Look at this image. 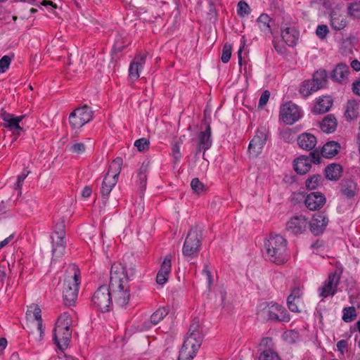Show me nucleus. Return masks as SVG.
<instances>
[{"label": "nucleus", "mask_w": 360, "mask_h": 360, "mask_svg": "<svg viewBox=\"0 0 360 360\" xmlns=\"http://www.w3.org/2000/svg\"><path fill=\"white\" fill-rule=\"evenodd\" d=\"M134 274V265L127 266L122 263H113L110 269L109 288L101 285L96 290L91 299L94 307L102 312L109 311L112 298L118 305H127L130 297L129 280Z\"/></svg>", "instance_id": "nucleus-1"}, {"label": "nucleus", "mask_w": 360, "mask_h": 360, "mask_svg": "<svg viewBox=\"0 0 360 360\" xmlns=\"http://www.w3.org/2000/svg\"><path fill=\"white\" fill-rule=\"evenodd\" d=\"M264 245L266 256L271 262L281 265L288 260L287 240L281 235H270Z\"/></svg>", "instance_id": "nucleus-2"}, {"label": "nucleus", "mask_w": 360, "mask_h": 360, "mask_svg": "<svg viewBox=\"0 0 360 360\" xmlns=\"http://www.w3.org/2000/svg\"><path fill=\"white\" fill-rule=\"evenodd\" d=\"M72 319L69 312L65 311L58 318L54 330V343L60 350L68 348L72 338Z\"/></svg>", "instance_id": "nucleus-3"}, {"label": "nucleus", "mask_w": 360, "mask_h": 360, "mask_svg": "<svg viewBox=\"0 0 360 360\" xmlns=\"http://www.w3.org/2000/svg\"><path fill=\"white\" fill-rule=\"evenodd\" d=\"M79 284V270L76 265H70L63 283V297L66 306L70 307L75 304L78 295Z\"/></svg>", "instance_id": "nucleus-4"}, {"label": "nucleus", "mask_w": 360, "mask_h": 360, "mask_svg": "<svg viewBox=\"0 0 360 360\" xmlns=\"http://www.w3.org/2000/svg\"><path fill=\"white\" fill-rule=\"evenodd\" d=\"M202 235L196 228H192L188 233L182 248L183 255L188 259L196 258L201 249Z\"/></svg>", "instance_id": "nucleus-5"}, {"label": "nucleus", "mask_w": 360, "mask_h": 360, "mask_svg": "<svg viewBox=\"0 0 360 360\" xmlns=\"http://www.w3.org/2000/svg\"><path fill=\"white\" fill-rule=\"evenodd\" d=\"M261 314L268 321L288 322L290 320V316L287 310L281 305L270 302L262 309Z\"/></svg>", "instance_id": "nucleus-6"}, {"label": "nucleus", "mask_w": 360, "mask_h": 360, "mask_svg": "<svg viewBox=\"0 0 360 360\" xmlns=\"http://www.w3.org/2000/svg\"><path fill=\"white\" fill-rule=\"evenodd\" d=\"M94 116V112L87 106L77 108L69 115V122L73 129H79L89 122Z\"/></svg>", "instance_id": "nucleus-7"}, {"label": "nucleus", "mask_w": 360, "mask_h": 360, "mask_svg": "<svg viewBox=\"0 0 360 360\" xmlns=\"http://www.w3.org/2000/svg\"><path fill=\"white\" fill-rule=\"evenodd\" d=\"M302 117L300 108L292 102L283 104L280 109V118L287 124H292Z\"/></svg>", "instance_id": "nucleus-8"}, {"label": "nucleus", "mask_w": 360, "mask_h": 360, "mask_svg": "<svg viewBox=\"0 0 360 360\" xmlns=\"http://www.w3.org/2000/svg\"><path fill=\"white\" fill-rule=\"evenodd\" d=\"M267 140L266 128H259L248 146V152L252 157H257L262 151Z\"/></svg>", "instance_id": "nucleus-9"}, {"label": "nucleus", "mask_w": 360, "mask_h": 360, "mask_svg": "<svg viewBox=\"0 0 360 360\" xmlns=\"http://www.w3.org/2000/svg\"><path fill=\"white\" fill-rule=\"evenodd\" d=\"M340 281V273L335 271L329 274L323 286L319 289V296L322 299L326 298L328 296H333L337 292Z\"/></svg>", "instance_id": "nucleus-10"}, {"label": "nucleus", "mask_w": 360, "mask_h": 360, "mask_svg": "<svg viewBox=\"0 0 360 360\" xmlns=\"http://www.w3.org/2000/svg\"><path fill=\"white\" fill-rule=\"evenodd\" d=\"M200 342L192 339L185 340L179 351L178 360H192L200 347Z\"/></svg>", "instance_id": "nucleus-11"}, {"label": "nucleus", "mask_w": 360, "mask_h": 360, "mask_svg": "<svg viewBox=\"0 0 360 360\" xmlns=\"http://www.w3.org/2000/svg\"><path fill=\"white\" fill-rule=\"evenodd\" d=\"M308 224L307 219L304 216H294L286 223L285 229L292 234H302L306 231Z\"/></svg>", "instance_id": "nucleus-12"}, {"label": "nucleus", "mask_w": 360, "mask_h": 360, "mask_svg": "<svg viewBox=\"0 0 360 360\" xmlns=\"http://www.w3.org/2000/svg\"><path fill=\"white\" fill-rule=\"evenodd\" d=\"M212 141L211 139V127L210 125L206 127L203 131H200L197 136V150L195 155L203 151V156L205 152L212 146Z\"/></svg>", "instance_id": "nucleus-13"}, {"label": "nucleus", "mask_w": 360, "mask_h": 360, "mask_svg": "<svg viewBox=\"0 0 360 360\" xmlns=\"http://www.w3.org/2000/svg\"><path fill=\"white\" fill-rule=\"evenodd\" d=\"M349 68L344 63H338L330 73L333 81L340 84H346L349 80Z\"/></svg>", "instance_id": "nucleus-14"}, {"label": "nucleus", "mask_w": 360, "mask_h": 360, "mask_svg": "<svg viewBox=\"0 0 360 360\" xmlns=\"http://www.w3.org/2000/svg\"><path fill=\"white\" fill-rule=\"evenodd\" d=\"M146 55L137 54L134 60L131 63L129 69V77L131 80L135 81L140 77V71L146 63Z\"/></svg>", "instance_id": "nucleus-15"}, {"label": "nucleus", "mask_w": 360, "mask_h": 360, "mask_svg": "<svg viewBox=\"0 0 360 360\" xmlns=\"http://www.w3.org/2000/svg\"><path fill=\"white\" fill-rule=\"evenodd\" d=\"M52 240V255L55 259L60 258L65 253L66 247L65 236H51Z\"/></svg>", "instance_id": "nucleus-16"}, {"label": "nucleus", "mask_w": 360, "mask_h": 360, "mask_svg": "<svg viewBox=\"0 0 360 360\" xmlns=\"http://www.w3.org/2000/svg\"><path fill=\"white\" fill-rule=\"evenodd\" d=\"M328 219L323 213H318L314 215L309 223L310 230L314 235H319L323 233L328 224Z\"/></svg>", "instance_id": "nucleus-17"}, {"label": "nucleus", "mask_w": 360, "mask_h": 360, "mask_svg": "<svg viewBox=\"0 0 360 360\" xmlns=\"http://www.w3.org/2000/svg\"><path fill=\"white\" fill-rule=\"evenodd\" d=\"M326 202L325 196L319 192L309 193L305 199V205L310 210L321 208Z\"/></svg>", "instance_id": "nucleus-18"}, {"label": "nucleus", "mask_w": 360, "mask_h": 360, "mask_svg": "<svg viewBox=\"0 0 360 360\" xmlns=\"http://www.w3.org/2000/svg\"><path fill=\"white\" fill-rule=\"evenodd\" d=\"M301 290L300 288H294L292 290L290 295L287 299V305L288 309L295 313H300L301 309H300L301 304Z\"/></svg>", "instance_id": "nucleus-19"}, {"label": "nucleus", "mask_w": 360, "mask_h": 360, "mask_svg": "<svg viewBox=\"0 0 360 360\" xmlns=\"http://www.w3.org/2000/svg\"><path fill=\"white\" fill-rule=\"evenodd\" d=\"M295 171L299 174H307L311 167V160L310 157L301 155L297 158L293 162Z\"/></svg>", "instance_id": "nucleus-20"}, {"label": "nucleus", "mask_w": 360, "mask_h": 360, "mask_svg": "<svg viewBox=\"0 0 360 360\" xmlns=\"http://www.w3.org/2000/svg\"><path fill=\"white\" fill-rule=\"evenodd\" d=\"M333 99L330 96H323L316 98V104L315 105L313 112L316 114H323L328 112L332 105Z\"/></svg>", "instance_id": "nucleus-21"}, {"label": "nucleus", "mask_w": 360, "mask_h": 360, "mask_svg": "<svg viewBox=\"0 0 360 360\" xmlns=\"http://www.w3.org/2000/svg\"><path fill=\"white\" fill-rule=\"evenodd\" d=\"M281 37L287 45L293 46L296 44L299 32L294 27H286L281 29Z\"/></svg>", "instance_id": "nucleus-22"}, {"label": "nucleus", "mask_w": 360, "mask_h": 360, "mask_svg": "<svg viewBox=\"0 0 360 360\" xmlns=\"http://www.w3.org/2000/svg\"><path fill=\"white\" fill-rule=\"evenodd\" d=\"M316 138L309 133H302L297 137V144L303 150H312L316 146Z\"/></svg>", "instance_id": "nucleus-23"}, {"label": "nucleus", "mask_w": 360, "mask_h": 360, "mask_svg": "<svg viewBox=\"0 0 360 360\" xmlns=\"http://www.w3.org/2000/svg\"><path fill=\"white\" fill-rule=\"evenodd\" d=\"M330 22L333 29L341 30L347 26V20L346 15L334 10L331 12Z\"/></svg>", "instance_id": "nucleus-24"}, {"label": "nucleus", "mask_w": 360, "mask_h": 360, "mask_svg": "<svg viewBox=\"0 0 360 360\" xmlns=\"http://www.w3.org/2000/svg\"><path fill=\"white\" fill-rule=\"evenodd\" d=\"M340 148V144L336 141H328L322 147L321 155L326 158H332L335 156Z\"/></svg>", "instance_id": "nucleus-25"}, {"label": "nucleus", "mask_w": 360, "mask_h": 360, "mask_svg": "<svg viewBox=\"0 0 360 360\" xmlns=\"http://www.w3.org/2000/svg\"><path fill=\"white\" fill-rule=\"evenodd\" d=\"M342 170L340 165L332 163L325 169L326 178L330 181H336L341 176Z\"/></svg>", "instance_id": "nucleus-26"}, {"label": "nucleus", "mask_w": 360, "mask_h": 360, "mask_svg": "<svg viewBox=\"0 0 360 360\" xmlns=\"http://www.w3.org/2000/svg\"><path fill=\"white\" fill-rule=\"evenodd\" d=\"M321 129L326 133L333 132L337 127V120L332 114L326 116L320 124Z\"/></svg>", "instance_id": "nucleus-27"}, {"label": "nucleus", "mask_w": 360, "mask_h": 360, "mask_svg": "<svg viewBox=\"0 0 360 360\" xmlns=\"http://www.w3.org/2000/svg\"><path fill=\"white\" fill-rule=\"evenodd\" d=\"M122 165V160L120 158H117L113 160L109 165L108 172L105 175L107 178L115 179L118 180V176L121 172V166Z\"/></svg>", "instance_id": "nucleus-28"}, {"label": "nucleus", "mask_w": 360, "mask_h": 360, "mask_svg": "<svg viewBox=\"0 0 360 360\" xmlns=\"http://www.w3.org/2000/svg\"><path fill=\"white\" fill-rule=\"evenodd\" d=\"M318 90L319 86H315L314 82L311 80H305L302 82L299 92L303 98H307Z\"/></svg>", "instance_id": "nucleus-29"}, {"label": "nucleus", "mask_w": 360, "mask_h": 360, "mask_svg": "<svg viewBox=\"0 0 360 360\" xmlns=\"http://www.w3.org/2000/svg\"><path fill=\"white\" fill-rule=\"evenodd\" d=\"M271 18L266 13H262L257 20V24L260 30L264 33V34H271V27L270 22Z\"/></svg>", "instance_id": "nucleus-30"}, {"label": "nucleus", "mask_w": 360, "mask_h": 360, "mask_svg": "<svg viewBox=\"0 0 360 360\" xmlns=\"http://www.w3.org/2000/svg\"><path fill=\"white\" fill-rule=\"evenodd\" d=\"M117 182V181L115 180V179L107 178L105 176L101 189L102 197L105 200L108 199L109 194L116 185Z\"/></svg>", "instance_id": "nucleus-31"}, {"label": "nucleus", "mask_w": 360, "mask_h": 360, "mask_svg": "<svg viewBox=\"0 0 360 360\" xmlns=\"http://www.w3.org/2000/svg\"><path fill=\"white\" fill-rule=\"evenodd\" d=\"M23 116L16 117L14 115L7 114L4 117V120L6 122V127L12 130H21L19 123L22 121Z\"/></svg>", "instance_id": "nucleus-32"}, {"label": "nucleus", "mask_w": 360, "mask_h": 360, "mask_svg": "<svg viewBox=\"0 0 360 360\" xmlns=\"http://www.w3.org/2000/svg\"><path fill=\"white\" fill-rule=\"evenodd\" d=\"M192 339L195 342H200L202 343V335L199 330V326L197 322H193L189 328L188 332L185 338V340Z\"/></svg>", "instance_id": "nucleus-33"}, {"label": "nucleus", "mask_w": 360, "mask_h": 360, "mask_svg": "<svg viewBox=\"0 0 360 360\" xmlns=\"http://www.w3.org/2000/svg\"><path fill=\"white\" fill-rule=\"evenodd\" d=\"M328 75L325 70H319L313 75L311 79L314 82L315 86H319V89L323 88L327 82Z\"/></svg>", "instance_id": "nucleus-34"}, {"label": "nucleus", "mask_w": 360, "mask_h": 360, "mask_svg": "<svg viewBox=\"0 0 360 360\" xmlns=\"http://www.w3.org/2000/svg\"><path fill=\"white\" fill-rule=\"evenodd\" d=\"M323 177L320 174L310 176L305 181L306 188L308 190H314L322 185Z\"/></svg>", "instance_id": "nucleus-35"}, {"label": "nucleus", "mask_w": 360, "mask_h": 360, "mask_svg": "<svg viewBox=\"0 0 360 360\" xmlns=\"http://www.w3.org/2000/svg\"><path fill=\"white\" fill-rule=\"evenodd\" d=\"M359 105L354 101H349L347 104L345 115L347 119L353 120L358 115Z\"/></svg>", "instance_id": "nucleus-36"}, {"label": "nucleus", "mask_w": 360, "mask_h": 360, "mask_svg": "<svg viewBox=\"0 0 360 360\" xmlns=\"http://www.w3.org/2000/svg\"><path fill=\"white\" fill-rule=\"evenodd\" d=\"M168 309L165 307L158 308L151 316L150 321L153 325L158 324L168 314Z\"/></svg>", "instance_id": "nucleus-37"}, {"label": "nucleus", "mask_w": 360, "mask_h": 360, "mask_svg": "<svg viewBox=\"0 0 360 360\" xmlns=\"http://www.w3.org/2000/svg\"><path fill=\"white\" fill-rule=\"evenodd\" d=\"M357 316L356 309L354 307H345L342 310V320L346 323L353 321Z\"/></svg>", "instance_id": "nucleus-38"}, {"label": "nucleus", "mask_w": 360, "mask_h": 360, "mask_svg": "<svg viewBox=\"0 0 360 360\" xmlns=\"http://www.w3.org/2000/svg\"><path fill=\"white\" fill-rule=\"evenodd\" d=\"M54 229L53 235L65 236V221L64 218H58L54 219Z\"/></svg>", "instance_id": "nucleus-39"}, {"label": "nucleus", "mask_w": 360, "mask_h": 360, "mask_svg": "<svg viewBox=\"0 0 360 360\" xmlns=\"http://www.w3.org/2000/svg\"><path fill=\"white\" fill-rule=\"evenodd\" d=\"M147 172H148L147 165H143L140 167L139 172L138 174L139 184L141 191L145 190L146 188Z\"/></svg>", "instance_id": "nucleus-40"}, {"label": "nucleus", "mask_w": 360, "mask_h": 360, "mask_svg": "<svg viewBox=\"0 0 360 360\" xmlns=\"http://www.w3.org/2000/svg\"><path fill=\"white\" fill-rule=\"evenodd\" d=\"M259 360H282L274 349H263L259 354Z\"/></svg>", "instance_id": "nucleus-41"}, {"label": "nucleus", "mask_w": 360, "mask_h": 360, "mask_svg": "<svg viewBox=\"0 0 360 360\" xmlns=\"http://www.w3.org/2000/svg\"><path fill=\"white\" fill-rule=\"evenodd\" d=\"M41 309L37 305H31L28 307L26 315L27 316H33L37 321H41Z\"/></svg>", "instance_id": "nucleus-42"}, {"label": "nucleus", "mask_w": 360, "mask_h": 360, "mask_svg": "<svg viewBox=\"0 0 360 360\" xmlns=\"http://www.w3.org/2000/svg\"><path fill=\"white\" fill-rule=\"evenodd\" d=\"M355 184L353 181H349L342 186V192L347 197L352 198L355 195Z\"/></svg>", "instance_id": "nucleus-43"}, {"label": "nucleus", "mask_w": 360, "mask_h": 360, "mask_svg": "<svg viewBox=\"0 0 360 360\" xmlns=\"http://www.w3.org/2000/svg\"><path fill=\"white\" fill-rule=\"evenodd\" d=\"M171 269H172V255H167L164 258L159 271H160L161 272H163L164 274L166 273L167 274H170Z\"/></svg>", "instance_id": "nucleus-44"}, {"label": "nucleus", "mask_w": 360, "mask_h": 360, "mask_svg": "<svg viewBox=\"0 0 360 360\" xmlns=\"http://www.w3.org/2000/svg\"><path fill=\"white\" fill-rule=\"evenodd\" d=\"M348 13L356 18H360V1L352 3L348 6Z\"/></svg>", "instance_id": "nucleus-45"}, {"label": "nucleus", "mask_w": 360, "mask_h": 360, "mask_svg": "<svg viewBox=\"0 0 360 360\" xmlns=\"http://www.w3.org/2000/svg\"><path fill=\"white\" fill-rule=\"evenodd\" d=\"M232 46L229 44H225L223 46L221 53V61L224 63H226L229 61L231 56Z\"/></svg>", "instance_id": "nucleus-46"}, {"label": "nucleus", "mask_w": 360, "mask_h": 360, "mask_svg": "<svg viewBox=\"0 0 360 360\" xmlns=\"http://www.w3.org/2000/svg\"><path fill=\"white\" fill-rule=\"evenodd\" d=\"M191 188L197 193H201L205 190L204 184L198 178H194L191 182Z\"/></svg>", "instance_id": "nucleus-47"}, {"label": "nucleus", "mask_w": 360, "mask_h": 360, "mask_svg": "<svg viewBox=\"0 0 360 360\" xmlns=\"http://www.w3.org/2000/svg\"><path fill=\"white\" fill-rule=\"evenodd\" d=\"M150 145L149 141L145 138H141L136 140L134 142V146H136L139 151H143L148 149Z\"/></svg>", "instance_id": "nucleus-48"}, {"label": "nucleus", "mask_w": 360, "mask_h": 360, "mask_svg": "<svg viewBox=\"0 0 360 360\" xmlns=\"http://www.w3.org/2000/svg\"><path fill=\"white\" fill-rule=\"evenodd\" d=\"M11 58L8 56H4L0 59V73L5 72L9 68Z\"/></svg>", "instance_id": "nucleus-49"}, {"label": "nucleus", "mask_w": 360, "mask_h": 360, "mask_svg": "<svg viewBox=\"0 0 360 360\" xmlns=\"http://www.w3.org/2000/svg\"><path fill=\"white\" fill-rule=\"evenodd\" d=\"M250 12V8L248 4L243 1H240L238 4V14L240 16L248 15Z\"/></svg>", "instance_id": "nucleus-50"}, {"label": "nucleus", "mask_w": 360, "mask_h": 360, "mask_svg": "<svg viewBox=\"0 0 360 360\" xmlns=\"http://www.w3.org/2000/svg\"><path fill=\"white\" fill-rule=\"evenodd\" d=\"M328 32V26L326 25H319L316 27V34L321 39H325Z\"/></svg>", "instance_id": "nucleus-51"}, {"label": "nucleus", "mask_w": 360, "mask_h": 360, "mask_svg": "<svg viewBox=\"0 0 360 360\" xmlns=\"http://www.w3.org/2000/svg\"><path fill=\"white\" fill-rule=\"evenodd\" d=\"M70 150L72 153L79 155L84 153L86 147L83 143H75L72 145Z\"/></svg>", "instance_id": "nucleus-52"}, {"label": "nucleus", "mask_w": 360, "mask_h": 360, "mask_svg": "<svg viewBox=\"0 0 360 360\" xmlns=\"http://www.w3.org/2000/svg\"><path fill=\"white\" fill-rule=\"evenodd\" d=\"M169 274H164L160 271H158L156 276V282L158 285H163L169 278Z\"/></svg>", "instance_id": "nucleus-53"}, {"label": "nucleus", "mask_w": 360, "mask_h": 360, "mask_svg": "<svg viewBox=\"0 0 360 360\" xmlns=\"http://www.w3.org/2000/svg\"><path fill=\"white\" fill-rule=\"evenodd\" d=\"M273 340L271 338L266 337L262 339L260 342V347L264 349H273Z\"/></svg>", "instance_id": "nucleus-54"}, {"label": "nucleus", "mask_w": 360, "mask_h": 360, "mask_svg": "<svg viewBox=\"0 0 360 360\" xmlns=\"http://www.w3.org/2000/svg\"><path fill=\"white\" fill-rule=\"evenodd\" d=\"M269 96H270V93L269 91H264L260 98H259V104H258V107L262 108H263L268 102L269 99Z\"/></svg>", "instance_id": "nucleus-55"}, {"label": "nucleus", "mask_w": 360, "mask_h": 360, "mask_svg": "<svg viewBox=\"0 0 360 360\" xmlns=\"http://www.w3.org/2000/svg\"><path fill=\"white\" fill-rule=\"evenodd\" d=\"M172 150L174 159L176 162H179L181 158L180 153V146L178 143H174L172 146Z\"/></svg>", "instance_id": "nucleus-56"}, {"label": "nucleus", "mask_w": 360, "mask_h": 360, "mask_svg": "<svg viewBox=\"0 0 360 360\" xmlns=\"http://www.w3.org/2000/svg\"><path fill=\"white\" fill-rule=\"evenodd\" d=\"M337 348L339 352L344 354L347 349V341L345 340H341L337 343Z\"/></svg>", "instance_id": "nucleus-57"}, {"label": "nucleus", "mask_w": 360, "mask_h": 360, "mask_svg": "<svg viewBox=\"0 0 360 360\" xmlns=\"http://www.w3.org/2000/svg\"><path fill=\"white\" fill-rule=\"evenodd\" d=\"M27 176V174L22 173L18 176L15 189H18L19 191V193H21V187L22 185V182L24 181Z\"/></svg>", "instance_id": "nucleus-58"}, {"label": "nucleus", "mask_w": 360, "mask_h": 360, "mask_svg": "<svg viewBox=\"0 0 360 360\" xmlns=\"http://www.w3.org/2000/svg\"><path fill=\"white\" fill-rule=\"evenodd\" d=\"M311 160V163L319 164L321 162V157L318 152L312 151L310 153L309 156Z\"/></svg>", "instance_id": "nucleus-59"}, {"label": "nucleus", "mask_w": 360, "mask_h": 360, "mask_svg": "<svg viewBox=\"0 0 360 360\" xmlns=\"http://www.w3.org/2000/svg\"><path fill=\"white\" fill-rule=\"evenodd\" d=\"M292 130L291 129H286V130H284L282 133H281V136L282 138L285 140V142H290L291 140H292Z\"/></svg>", "instance_id": "nucleus-60"}, {"label": "nucleus", "mask_w": 360, "mask_h": 360, "mask_svg": "<svg viewBox=\"0 0 360 360\" xmlns=\"http://www.w3.org/2000/svg\"><path fill=\"white\" fill-rule=\"evenodd\" d=\"M352 91L354 94L360 96V80L353 82Z\"/></svg>", "instance_id": "nucleus-61"}, {"label": "nucleus", "mask_w": 360, "mask_h": 360, "mask_svg": "<svg viewBox=\"0 0 360 360\" xmlns=\"http://www.w3.org/2000/svg\"><path fill=\"white\" fill-rule=\"evenodd\" d=\"M13 238V235L11 234L8 237L5 238L4 240L0 241V250L1 248H4L5 246H6L11 241V240Z\"/></svg>", "instance_id": "nucleus-62"}, {"label": "nucleus", "mask_w": 360, "mask_h": 360, "mask_svg": "<svg viewBox=\"0 0 360 360\" xmlns=\"http://www.w3.org/2000/svg\"><path fill=\"white\" fill-rule=\"evenodd\" d=\"M91 188L89 186H86L84 188L82 195L84 198H89L91 194Z\"/></svg>", "instance_id": "nucleus-63"}, {"label": "nucleus", "mask_w": 360, "mask_h": 360, "mask_svg": "<svg viewBox=\"0 0 360 360\" xmlns=\"http://www.w3.org/2000/svg\"><path fill=\"white\" fill-rule=\"evenodd\" d=\"M351 67L355 71L360 70V62L357 60H354L351 62Z\"/></svg>", "instance_id": "nucleus-64"}]
</instances>
